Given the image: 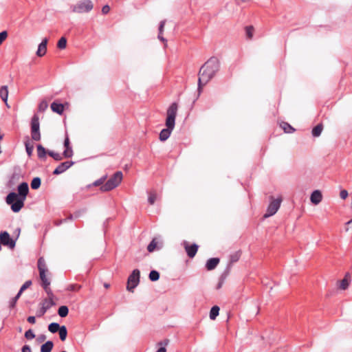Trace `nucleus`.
Segmentation results:
<instances>
[{"instance_id":"f8f14e48","label":"nucleus","mask_w":352,"mask_h":352,"mask_svg":"<svg viewBox=\"0 0 352 352\" xmlns=\"http://www.w3.org/2000/svg\"><path fill=\"white\" fill-rule=\"evenodd\" d=\"M74 164V162L72 161H67L60 163L54 170V175H59L65 172L69 168H70Z\"/></svg>"},{"instance_id":"1a4fd4ad","label":"nucleus","mask_w":352,"mask_h":352,"mask_svg":"<svg viewBox=\"0 0 352 352\" xmlns=\"http://www.w3.org/2000/svg\"><path fill=\"white\" fill-rule=\"evenodd\" d=\"M31 134L32 138L35 141L41 140V133L39 130V118L37 115H34L31 122Z\"/></svg>"},{"instance_id":"13d9d810","label":"nucleus","mask_w":352,"mask_h":352,"mask_svg":"<svg viewBox=\"0 0 352 352\" xmlns=\"http://www.w3.org/2000/svg\"><path fill=\"white\" fill-rule=\"evenodd\" d=\"M221 283H219V285H218V288H220V287H221Z\"/></svg>"},{"instance_id":"a18cd8bd","label":"nucleus","mask_w":352,"mask_h":352,"mask_svg":"<svg viewBox=\"0 0 352 352\" xmlns=\"http://www.w3.org/2000/svg\"><path fill=\"white\" fill-rule=\"evenodd\" d=\"M348 195H349L348 192L346 190H342L340 192V197L342 199H346V197H348Z\"/></svg>"},{"instance_id":"393cba45","label":"nucleus","mask_w":352,"mask_h":352,"mask_svg":"<svg viewBox=\"0 0 352 352\" xmlns=\"http://www.w3.org/2000/svg\"><path fill=\"white\" fill-rule=\"evenodd\" d=\"M68 307L65 305L60 306L58 310V315L62 318L66 317L68 315Z\"/></svg>"},{"instance_id":"a878e982","label":"nucleus","mask_w":352,"mask_h":352,"mask_svg":"<svg viewBox=\"0 0 352 352\" xmlns=\"http://www.w3.org/2000/svg\"><path fill=\"white\" fill-rule=\"evenodd\" d=\"M280 127L284 130L285 133H292L294 131V129L287 122H282Z\"/></svg>"},{"instance_id":"dca6fc26","label":"nucleus","mask_w":352,"mask_h":352,"mask_svg":"<svg viewBox=\"0 0 352 352\" xmlns=\"http://www.w3.org/2000/svg\"><path fill=\"white\" fill-rule=\"evenodd\" d=\"M8 87L7 85L1 86L0 88V98L2 99V100L6 103L7 107L8 106Z\"/></svg>"},{"instance_id":"6e6d98bb","label":"nucleus","mask_w":352,"mask_h":352,"mask_svg":"<svg viewBox=\"0 0 352 352\" xmlns=\"http://www.w3.org/2000/svg\"><path fill=\"white\" fill-rule=\"evenodd\" d=\"M162 34H160L159 36H158V38L162 40V41H164V38L161 36Z\"/></svg>"},{"instance_id":"c756f323","label":"nucleus","mask_w":352,"mask_h":352,"mask_svg":"<svg viewBox=\"0 0 352 352\" xmlns=\"http://www.w3.org/2000/svg\"><path fill=\"white\" fill-rule=\"evenodd\" d=\"M67 46V39L65 37H61L57 43L58 48L63 50Z\"/></svg>"},{"instance_id":"b1692460","label":"nucleus","mask_w":352,"mask_h":352,"mask_svg":"<svg viewBox=\"0 0 352 352\" xmlns=\"http://www.w3.org/2000/svg\"><path fill=\"white\" fill-rule=\"evenodd\" d=\"M58 333L60 336V339L62 341H65L66 340L67 336V330L65 326H61L60 329L58 330Z\"/></svg>"},{"instance_id":"9d476101","label":"nucleus","mask_w":352,"mask_h":352,"mask_svg":"<svg viewBox=\"0 0 352 352\" xmlns=\"http://www.w3.org/2000/svg\"><path fill=\"white\" fill-rule=\"evenodd\" d=\"M0 243L10 249H13L15 247V241L10 238L8 232L6 231L0 233Z\"/></svg>"},{"instance_id":"de8ad7c7","label":"nucleus","mask_w":352,"mask_h":352,"mask_svg":"<svg viewBox=\"0 0 352 352\" xmlns=\"http://www.w3.org/2000/svg\"><path fill=\"white\" fill-rule=\"evenodd\" d=\"M47 309V307H45V305H43V307H42V309H41L39 314L37 316H42L43 315L45 314V313L46 312Z\"/></svg>"},{"instance_id":"72a5a7b5","label":"nucleus","mask_w":352,"mask_h":352,"mask_svg":"<svg viewBox=\"0 0 352 352\" xmlns=\"http://www.w3.org/2000/svg\"><path fill=\"white\" fill-rule=\"evenodd\" d=\"M25 146L28 156H31L33 152L34 145L32 144H30L29 142H26Z\"/></svg>"},{"instance_id":"f704fd0d","label":"nucleus","mask_w":352,"mask_h":352,"mask_svg":"<svg viewBox=\"0 0 352 352\" xmlns=\"http://www.w3.org/2000/svg\"><path fill=\"white\" fill-rule=\"evenodd\" d=\"M47 154L50 156H51L52 157H53L56 161H60V160H61L63 159V157L61 156L60 154L57 153H54V152L51 151H47Z\"/></svg>"},{"instance_id":"0eeeda50","label":"nucleus","mask_w":352,"mask_h":352,"mask_svg":"<svg viewBox=\"0 0 352 352\" xmlns=\"http://www.w3.org/2000/svg\"><path fill=\"white\" fill-rule=\"evenodd\" d=\"M270 200L271 201L267 207V212L263 216L264 218L270 217L276 213L280 206L283 199L280 196L277 199L270 197Z\"/></svg>"},{"instance_id":"c03bdc74","label":"nucleus","mask_w":352,"mask_h":352,"mask_svg":"<svg viewBox=\"0 0 352 352\" xmlns=\"http://www.w3.org/2000/svg\"><path fill=\"white\" fill-rule=\"evenodd\" d=\"M240 255H241L240 253H238V252L231 255V256H230L231 262H236L239 260Z\"/></svg>"},{"instance_id":"e433bc0d","label":"nucleus","mask_w":352,"mask_h":352,"mask_svg":"<svg viewBox=\"0 0 352 352\" xmlns=\"http://www.w3.org/2000/svg\"><path fill=\"white\" fill-rule=\"evenodd\" d=\"M48 107V104L46 101L43 100L38 105V110L41 112L45 111Z\"/></svg>"},{"instance_id":"f257e3e1","label":"nucleus","mask_w":352,"mask_h":352,"mask_svg":"<svg viewBox=\"0 0 352 352\" xmlns=\"http://www.w3.org/2000/svg\"><path fill=\"white\" fill-rule=\"evenodd\" d=\"M28 192V184L23 182L18 186V194L12 192L7 195L6 201L8 205H10L11 209L14 212H19L24 206V201Z\"/></svg>"},{"instance_id":"49530a36","label":"nucleus","mask_w":352,"mask_h":352,"mask_svg":"<svg viewBox=\"0 0 352 352\" xmlns=\"http://www.w3.org/2000/svg\"><path fill=\"white\" fill-rule=\"evenodd\" d=\"M110 11V7L108 5H105L102 8V12L104 14H107Z\"/></svg>"},{"instance_id":"7ed1b4c3","label":"nucleus","mask_w":352,"mask_h":352,"mask_svg":"<svg viewBox=\"0 0 352 352\" xmlns=\"http://www.w3.org/2000/svg\"><path fill=\"white\" fill-rule=\"evenodd\" d=\"M178 109V104L177 102H173L168 108L166 111V126L160 133V140L162 142L166 141L170 135L175 124V118Z\"/></svg>"},{"instance_id":"6e6552de","label":"nucleus","mask_w":352,"mask_h":352,"mask_svg":"<svg viewBox=\"0 0 352 352\" xmlns=\"http://www.w3.org/2000/svg\"><path fill=\"white\" fill-rule=\"evenodd\" d=\"M140 272L139 270H134L132 274L129 276L127 280L126 289L128 291L133 292V289L140 282Z\"/></svg>"},{"instance_id":"8fccbe9b","label":"nucleus","mask_w":352,"mask_h":352,"mask_svg":"<svg viewBox=\"0 0 352 352\" xmlns=\"http://www.w3.org/2000/svg\"><path fill=\"white\" fill-rule=\"evenodd\" d=\"M28 322L31 324H34L36 322V319L34 316H29L27 319Z\"/></svg>"},{"instance_id":"58836bf2","label":"nucleus","mask_w":352,"mask_h":352,"mask_svg":"<svg viewBox=\"0 0 352 352\" xmlns=\"http://www.w3.org/2000/svg\"><path fill=\"white\" fill-rule=\"evenodd\" d=\"M106 179H107V177L104 176V177H102L101 178H100L99 179L95 181L93 184L94 186H102L103 184H104V182L106 181Z\"/></svg>"},{"instance_id":"7c9ffc66","label":"nucleus","mask_w":352,"mask_h":352,"mask_svg":"<svg viewBox=\"0 0 352 352\" xmlns=\"http://www.w3.org/2000/svg\"><path fill=\"white\" fill-rule=\"evenodd\" d=\"M254 29L253 26H247L245 28L246 36L248 39H252L253 37Z\"/></svg>"},{"instance_id":"6ab92c4d","label":"nucleus","mask_w":352,"mask_h":352,"mask_svg":"<svg viewBox=\"0 0 352 352\" xmlns=\"http://www.w3.org/2000/svg\"><path fill=\"white\" fill-rule=\"evenodd\" d=\"M54 346L52 341H47L41 346V352H51Z\"/></svg>"},{"instance_id":"c9c22d12","label":"nucleus","mask_w":352,"mask_h":352,"mask_svg":"<svg viewBox=\"0 0 352 352\" xmlns=\"http://www.w3.org/2000/svg\"><path fill=\"white\" fill-rule=\"evenodd\" d=\"M47 295H48L49 299L45 300L44 305H45V307H47V309H48L50 307H51L54 305V302H53V294L52 293V294H47Z\"/></svg>"},{"instance_id":"5701e85b","label":"nucleus","mask_w":352,"mask_h":352,"mask_svg":"<svg viewBox=\"0 0 352 352\" xmlns=\"http://www.w3.org/2000/svg\"><path fill=\"white\" fill-rule=\"evenodd\" d=\"M219 307L217 305L213 306L210 311V318L211 320H214L219 313Z\"/></svg>"},{"instance_id":"5fc2aeb1","label":"nucleus","mask_w":352,"mask_h":352,"mask_svg":"<svg viewBox=\"0 0 352 352\" xmlns=\"http://www.w3.org/2000/svg\"><path fill=\"white\" fill-rule=\"evenodd\" d=\"M104 287L107 289H108L110 287V285L109 283H104Z\"/></svg>"},{"instance_id":"a211bd4d","label":"nucleus","mask_w":352,"mask_h":352,"mask_svg":"<svg viewBox=\"0 0 352 352\" xmlns=\"http://www.w3.org/2000/svg\"><path fill=\"white\" fill-rule=\"evenodd\" d=\"M51 109L52 111L61 115L64 111V105L56 102H54L51 104Z\"/></svg>"},{"instance_id":"ea45409f","label":"nucleus","mask_w":352,"mask_h":352,"mask_svg":"<svg viewBox=\"0 0 352 352\" xmlns=\"http://www.w3.org/2000/svg\"><path fill=\"white\" fill-rule=\"evenodd\" d=\"M81 288V286L76 284L70 285L68 286L67 289L69 291L78 292Z\"/></svg>"},{"instance_id":"20e7f679","label":"nucleus","mask_w":352,"mask_h":352,"mask_svg":"<svg viewBox=\"0 0 352 352\" xmlns=\"http://www.w3.org/2000/svg\"><path fill=\"white\" fill-rule=\"evenodd\" d=\"M37 265L39 271V277L41 280V285L47 294H52V290L50 288V280L47 277V274H50V273L45 261L43 257L38 258Z\"/></svg>"},{"instance_id":"a19ab883","label":"nucleus","mask_w":352,"mask_h":352,"mask_svg":"<svg viewBox=\"0 0 352 352\" xmlns=\"http://www.w3.org/2000/svg\"><path fill=\"white\" fill-rule=\"evenodd\" d=\"M8 37V32L3 31L0 33V45L6 40Z\"/></svg>"},{"instance_id":"9b49d317","label":"nucleus","mask_w":352,"mask_h":352,"mask_svg":"<svg viewBox=\"0 0 352 352\" xmlns=\"http://www.w3.org/2000/svg\"><path fill=\"white\" fill-rule=\"evenodd\" d=\"M184 247L187 255L190 258H193L196 255L199 248V246L197 244L194 243L189 245L188 242L184 243Z\"/></svg>"},{"instance_id":"2eb2a0df","label":"nucleus","mask_w":352,"mask_h":352,"mask_svg":"<svg viewBox=\"0 0 352 352\" xmlns=\"http://www.w3.org/2000/svg\"><path fill=\"white\" fill-rule=\"evenodd\" d=\"M322 199V195L318 190H314L310 197V200L314 205H318Z\"/></svg>"},{"instance_id":"bf43d9fd","label":"nucleus","mask_w":352,"mask_h":352,"mask_svg":"<svg viewBox=\"0 0 352 352\" xmlns=\"http://www.w3.org/2000/svg\"><path fill=\"white\" fill-rule=\"evenodd\" d=\"M168 340H167L165 343V344H168Z\"/></svg>"},{"instance_id":"412c9836","label":"nucleus","mask_w":352,"mask_h":352,"mask_svg":"<svg viewBox=\"0 0 352 352\" xmlns=\"http://www.w3.org/2000/svg\"><path fill=\"white\" fill-rule=\"evenodd\" d=\"M47 153V151L45 150V148L41 144H38L37 146V154H38V157L40 159H44Z\"/></svg>"},{"instance_id":"bb28decb","label":"nucleus","mask_w":352,"mask_h":352,"mask_svg":"<svg viewBox=\"0 0 352 352\" xmlns=\"http://www.w3.org/2000/svg\"><path fill=\"white\" fill-rule=\"evenodd\" d=\"M61 326H60L58 323H56V322H52L51 324H49L48 326V330L51 332V333H56L57 331H58V330L60 329Z\"/></svg>"},{"instance_id":"423d86ee","label":"nucleus","mask_w":352,"mask_h":352,"mask_svg":"<svg viewBox=\"0 0 352 352\" xmlns=\"http://www.w3.org/2000/svg\"><path fill=\"white\" fill-rule=\"evenodd\" d=\"M94 8L93 2L91 0H83L78 2L72 8L74 12L82 14L90 12Z\"/></svg>"},{"instance_id":"4468645a","label":"nucleus","mask_w":352,"mask_h":352,"mask_svg":"<svg viewBox=\"0 0 352 352\" xmlns=\"http://www.w3.org/2000/svg\"><path fill=\"white\" fill-rule=\"evenodd\" d=\"M64 146L65 147V150L63 152V155L66 158H69L73 155V151L72 147L70 146V142L69 137L67 135L65 141H64Z\"/></svg>"},{"instance_id":"c85d7f7f","label":"nucleus","mask_w":352,"mask_h":352,"mask_svg":"<svg viewBox=\"0 0 352 352\" xmlns=\"http://www.w3.org/2000/svg\"><path fill=\"white\" fill-rule=\"evenodd\" d=\"M41 184V179L39 177H34L31 182V188L32 189H38Z\"/></svg>"},{"instance_id":"4d7b16f0","label":"nucleus","mask_w":352,"mask_h":352,"mask_svg":"<svg viewBox=\"0 0 352 352\" xmlns=\"http://www.w3.org/2000/svg\"><path fill=\"white\" fill-rule=\"evenodd\" d=\"M352 224V219L351 220H349V221L346 222V225H351Z\"/></svg>"},{"instance_id":"2f4dec72","label":"nucleus","mask_w":352,"mask_h":352,"mask_svg":"<svg viewBox=\"0 0 352 352\" xmlns=\"http://www.w3.org/2000/svg\"><path fill=\"white\" fill-rule=\"evenodd\" d=\"M157 243L158 242L157 241L156 239H153L147 247L148 251L150 252H153L157 248Z\"/></svg>"},{"instance_id":"f3484780","label":"nucleus","mask_w":352,"mask_h":352,"mask_svg":"<svg viewBox=\"0 0 352 352\" xmlns=\"http://www.w3.org/2000/svg\"><path fill=\"white\" fill-rule=\"evenodd\" d=\"M219 263V259L218 258H212L208 260L206 267V269L209 271L214 270Z\"/></svg>"},{"instance_id":"864d4df0","label":"nucleus","mask_w":352,"mask_h":352,"mask_svg":"<svg viewBox=\"0 0 352 352\" xmlns=\"http://www.w3.org/2000/svg\"><path fill=\"white\" fill-rule=\"evenodd\" d=\"M38 339H39V340H40L41 342H43V341H44V340L46 339V336H44V335H42V336H41L39 337V338H38Z\"/></svg>"},{"instance_id":"4be33fe9","label":"nucleus","mask_w":352,"mask_h":352,"mask_svg":"<svg viewBox=\"0 0 352 352\" xmlns=\"http://www.w3.org/2000/svg\"><path fill=\"white\" fill-rule=\"evenodd\" d=\"M323 130V125L322 124H318L316 125L313 129H312V135L314 137H318L321 134L322 131Z\"/></svg>"},{"instance_id":"37998d69","label":"nucleus","mask_w":352,"mask_h":352,"mask_svg":"<svg viewBox=\"0 0 352 352\" xmlns=\"http://www.w3.org/2000/svg\"><path fill=\"white\" fill-rule=\"evenodd\" d=\"M20 296H21V295H19V294L18 293L17 295L12 299V300L10 302V307H12V308L14 307V306L16 303V301L19 298Z\"/></svg>"},{"instance_id":"603ef678","label":"nucleus","mask_w":352,"mask_h":352,"mask_svg":"<svg viewBox=\"0 0 352 352\" xmlns=\"http://www.w3.org/2000/svg\"><path fill=\"white\" fill-rule=\"evenodd\" d=\"M156 352H166L165 347H160Z\"/></svg>"},{"instance_id":"4c0bfd02","label":"nucleus","mask_w":352,"mask_h":352,"mask_svg":"<svg viewBox=\"0 0 352 352\" xmlns=\"http://www.w3.org/2000/svg\"><path fill=\"white\" fill-rule=\"evenodd\" d=\"M32 285V281L31 280H28L26 281L21 287L19 292V295H21V294L23 293V292L24 290H25L26 289H28L29 287H30V285Z\"/></svg>"},{"instance_id":"3c124183","label":"nucleus","mask_w":352,"mask_h":352,"mask_svg":"<svg viewBox=\"0 0 352 352\" xmlns=\"http://www.w3.org/2000/svg\"><path fill=\"white\" fill-rule=\"evenodd\" d=\"M22 352H32V351L29 346L25 345L22 348Z\"/></svg>"},{"instance_id":"39448f33","label":"nucleus","mask_w":352,"mask_h":352,"mask_svg":"<svg viewBox=\"0 0 352 352\" xmlns=\"http://www.w3.org/2000/svg\"><path fill=\"white\" fill-rule=\"evenodd\" d=\"M123 174L121 171L116 172L102 186L100 190L102 192L110 191L118 187L122 182Z\"/></svg>"},{"instance_id":"cd10ccee","label":"nucleus","mask_w":352,"mask_h":352,"mask_svg":"<svg viewBox=\"0 0 352 352\" xmlns=\"http://www.w3.org/2000/svg\"><path fill=\"white\" fill-rule=\"evenodd\" d=\"M157 195L155 191H151L148 193V201L151 205L154 204L155 200L157 199Z\"/></svg>"},{"instance_id":"473e14b6","label":"nucleus","mask_w":352,"mask_h":352,"mask_svg":"<svg viewBox=\"0 0 352 352\" xmlns=\"http://www.w3.org/2000/svg\"><path fill=\"white\" fill-rule=\"evenodd\" d=\"M160 278V274L155 270H152L149 274V278L151 281H156Z\"/></svg>"},{"instance_id":"f03ea898","label":"nucleus","mask_w":352,"mask_h":352,"mask_svg":"<svg viewBox=\"0 0 352 352\" xmlns=\"http://www.w3.org/2000/svg\"><path fill=\"white\" fill-rule=\"evenodd\" d=\"M219 68V60L214 57L208 59L201 66L199 72V89L206 85L214 77Z\"/></svg>"},{"instance_id":"79ce46f5","label":"nucleus","mask_w":352,"mask_h":352,"mask_svg":"<svg viewBox=\"0 0 352 352\" xmlns=\"http://www.w3.org/2000/svg\"><path fill=\"white\" fill-rule=\"evenodd\" d=\"M25 337L27 339H33L35 337V335L31 329H29L25 333Z\"/></svg>"},{"instance_id":"ddd939ff","label":"nucleus","mask_w":352,"mask_h":352,"mask_svg":"<svg viewBox=\"0 0 352 352\" xmlns=\"http://www.w3.org/2000/svg\"><path fill=\"white\" fill-rule=\"evenodd\" d=\"M47 42L48 39L47 38H45L39 44L38 50L36 51V55L38 56L42 57L46 54Z\"/></svg>"},{"instance_id":"aec40b11","label":"nucleus","mask_w":352,"mask_h":352,"mask_svg":"<svg viewBox=\"0 0 352 352\" xmlns=\"http://www.w3.org/2000/svg\"><path fill=\"white\" fill-rule=\"evenodd\" d=\"M350 280V276L349 274H346L344 278L340 281V288L342 289H346L349 285Z\"/></svg>"},{"instance_id":"09e8293b","label":"nucleus","mask_w":352,"mask_h":352,"mask_svg":"<svg viewBox=\"0 0 352 352\" xmlns=\"http://www.w3.org/2000/svg\"><path fill=\"white\" fill-rule=\"evenodd\" d=\"M164 25H165V21H161L160 28H159L160 34H162V32L164 31Z\"/></svg>"},{"instance_id":"052dcab7","label":"nucleus","mask_w":352,"mask_h":352,"mask_svg":"<svg viewBox=\"0 0 352 352\" xmlns=\"http://www.w3.org/2000/svg\"><path fill=\"white\" fill-rule=\"evenodd\" d=\"M62 352H67V351H62Z\"/></svg>"}]
</instances>
